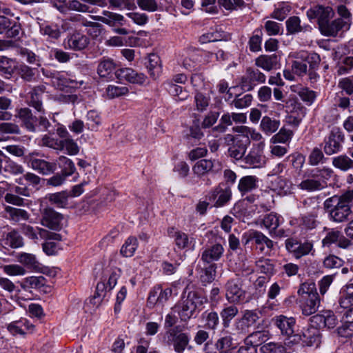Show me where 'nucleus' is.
<instances>
[{"label": "nucleus", "instance_id": "de8ad7c7", "mask_svg": "<svg viewBox=\"0 0 353 353\" xmlns=\"http://www.w3.org/2000/svg\"><path fill=\"white\" fill-rule=\"evenodd\" d=\"M239 310L237 307L234 305H229L224 307L221 313V317L222 319V324L225 328H228L230 326L231 321L238 314Z\"/></svg>", "mask_w": 353, "mask_h": 353}, {"label": "nucleus", "instance_id": "4be33fe9", "mask_svg": "<svg viewBox=\"0 0 353 353\" xmlns=\"http://www.w3.org/2000/svg\"><path fill=\"white\" fill-rule=\"evenodd\" d=\"M16 117L21 121L22 125L30 132L36 131L37 117L33 115L28 108H21L17 110Z\"/></svg>", "mask_w": 353, "mask_h": 353}, {"label": "nucleus", "instance_id": "6ab92c4d", "mask_svg": "<svg viewBox=\"0 0 353 353\" xmlns=\"http://www.w3.org/2000/svg\"><path fill=\"white\" fill-rule=\"evenodd\" d=\"M320 302L319 295L315 290L314 293L307 295V297L303 300H299L302 314L305 316L314 314L320 306Z\"/></svg>", "mask_w": 353, "mask_h": 353}, {"label": "nucleus", "instance_id": "f8f14e48", "mask_svg": "<svg viewBox=\"0 0 353 353\" xmlns=\"http://www.w3.org/2000/svg\"><path fill=\"white\" fill-rule=\"evenodd\" d=\"M41 216V224L43 226L54 230L61 229V222L63 220L61 214L51 208H46L42 211Z\"/></svg>", "mask_w": 353, "mask_h": 353}, {"label": "nucleus", "instance_id": "f03ea898", "mask_svg": "<svg viewBox=\"0 0 353 353\" xmlns=\"http://www.w3.org/2000/svg\"><path fill=\"white\" fill-rule=\"evenodd\" d=\"M333 170L329 168H316L305 172L304 179L297 187L307 192L319 191L327 187V181L332 176Z\"/></svg>", "mask_w": 353, "mask_h": 353}, {"label": "nucleus", "instance_id": "f257e3e1", "mask_svg": "<svg viewBox=\"0 0 353 353\" xmlns=\"http://www.w3.org/2000/svg\"><path fill=\"white\" fill-rule=\"evenodd\" d=\"M353 201V190L342 195H334L327 199L323 203L324 209L331 221L343 223L349 219L352 214L350 203Z\"/></svg>", "mask_w": 353, "mask_h": 353}, {"label": "nucleus", "instance_id": "473e14b6", "mask_svg": "<svg viewBox=\"0 0 353 353\" xmlns=\"http://www.w3.org/2000/svg\"><path fill=\"white\" fill-rule=\"evenodd\" d=\"M279 61V57L275 54L271 55L263 54L256 59L255 64L257 67L266 71H270L276 68Z\"/></svg>", "mask_w": 353, "mask_h": 353}, {"label": "nucleus", "instance_id": "412c9836", "mask_svg": "<svg viewBox=\"0 0 353 353\" xmlns=\"http://www.w3.org/2000/svg\"><path fill=\"white\" fill-rule=\"evenodd\" d=\"M0 245L5 249H16L23 245V239L17 231L12 230L2 234Z\"/></svg>", "mask_w": 353, "mask_h": 353}, {"label": "nucleus", "instance_id": "bf43d9fd", "mask_svg": "<svg viewBox=\"0 0 353 353\" xmlns=\"http://www.w3.org/2000/svg\"><path fill=\"white\" fill-rule=\"evenodd\" d=\"M61 151L65 149L66 152L69 155H76L79 152L77 143L71 138L61 140Z\"/></svg>", "mask_w": 353, "mask_h": 353}, {"label": "nucleus", "instance_id": "a211bd4d", "mask_svg": "<svg viewBox=\"0 0 353 353\" xmlns=\"http://www.w3.org/2000/svg\"><path fill=\"white\" fill-rule=\"evenodd\" d=\"M21 30L19 17L13 21L5 16H0V34L6 32L8 37L14 38L19 36Z\"/></svg>", "mask_w": 353, "mask_h": 353}, {"label": "nucleus", "instance_id": "052dcab7", "mask_svg": "<svg viewBox=\"0 0 353 353\" xmlns=\"http://www.w3.org/2000/svg\"><path fill=\"white\" fill-rule=\"evenodd\" d=\"M255 34L250 38L248 44L252 52H259L261 50L262 32L261 30H256Z\"/></svg>", "mask_w": 353, "mask_h": 353}, {"label": "nucleus", "instance_id": "69168bd1", "mask_svg": "<svg viewBox=\"0 0 353 353\" xmlns=\"http://www.w3.org/2000/svg\"><path fill=\"white\" fill-rule=\"evenodd\" d=\"M252 101V96L250 94H245L241 97V94L237 95L231 102V105L238 109L248 107Z\"/></svg>", "mask_w": 353, "mask_h": 353}, {"label": "nucleus", "instance_id": "dca6fc26", "mask_svg": "<svg viewBox=\"0 0 353 353\" xmlns=\"http://www.w3.org/2000/svg\"><path fill=\"white\" fill-rule=\"evenodd\" d=\"M223 252L224 248L221 243L206 245L201 253V260L204 263H214L221 258Z\"/></svg>", "mask_w": 353, "mask_h": 353}, {"label": "nucleus", "instance_id": "ea45409f", "mask_svg": "<svg viewBox=\"0 0 353 353\" xmlns=\"http://www.w3.org/2000/svg\"><path fill=\"white\" fill-rule=\"evenodd\" d=\"M280 126V121L265 116L262 118L260 128L268 135L274 133Z\"/></svg>", "mask_w": 353, "mask_h": 353}, {"label": "nucleus", "instance_id": "e2e57ef3", "mask_svg": "<svg viewBox=\"0 0 353 353\" xmlns=\"http://www.w3.org/2000/svg\"><path fill=\"white\" fill-rule=\"evenodd\" d=\"M129 90L125 86H116L110 85L106 88V94L110 99L119 97L128 93Z\"/></svg>", "mask_w": 353, "mask_h": 353}, {"label": "nucleus", "instance_id": "c756f323", "mask_svg": "<svg viewBox=\"0 0 353 353\" xmlns=\"http://www.w3.org/2000/svg\"><path fill=\"white\" fill-rule=\"evenodd\" d=\"M275 323L282 334L290 336L294 334L295 326V319L294 318H288L281 315L276 317Z\"/></svg>", "mask_w": 353, "mask_h": 353}, {"label": "nucleus", "instance_id": "ddd939ff", "mask_svg": "<svg viewBox=\"0 0 353 353\" xmlns=\"http://www.w3.org/2000/svg\"><path fill=\"white\" fill-rule=\"evenodd\" d=\"M115 76L120 81L139 85L143 84L147 79L144 74L138 73L130 68H122L115 70Z\"/></svg>", "mask_w": 353, "mask_h": 353}, {"label": "nucleus", "instance_id": "0e129e2a", "mask_svg": "<svg viewBox=\"0 0 353 353\" xmlns=\"http://www.w3.org/2000/svg\"><path fill=\"white\" fill-rule=\"evenodd\" d=\"M261 313L256 310H245L242 316L243 319L246 322L249 327L254 325L260 319Z\"/></svg>", "mask_w": 353, "mask_h": 353}, {"label": "nucleus", "instance_id": "79ce46f5", "mask_svg": "<svg viewBox=\"0 0 353 353\" xmlns=\"http://www.w3.org/2000/svg\"><path fill=\"white\" fill-rule=\"evenodd\" d=\"M116 69V65L111 59L103 58L97 67V73L101 77H108Z\"/></svg>", "mask_w": 353, "mask_h": 353}, {"label": "nucleus", "instance_id": "a878e982", "mask_svg": "<svg viewBox=\"0 0 353 353\" xmlns=\"http://www.w3.org/2000/svg\"><path fill=\"white\" fill-rule=\"evenodd\" d=\"M350 28L339 19H335L327 23L320 31L322 34L326 37H336L340 32H345Z\"/></svg>", "mask_w": 353, "mask_h": 353}, {"label": "nucleus", "instance_id": "13d9d810", "mask_svg": "<svg viewBox=\"0 0 353 353\" xmlns=\"http://www.w3.org/2000/svg\"><path fill=\"white\" fill-rule=\"evenodd\" d=\"M110 7L118 10H133L136 8L134 0H108Z\"/></svg>", "mask_w": 353, "mask_h": 353}, {"label": "nucleus", "instance_id": "c85d7f7f", "mask_svg": "<svg viewBox=\"0 0 353 353\" xmlns=\"http://www.w3.org/2000/svg\"><path fill=\"white\" fill-rule=\"evenodd\" d=\"M88 37L79 32H74L71 34L67 41L68 47L74 50H83L88 46Z\"/></svg>", "mask_w": 353, "mask_h": 353}, {"label": "nucleus", "instance_id": "39448f33", "mask_svg": "<svg viewBox=\"0 0 353 353\" xmlns=\"http://www.w3.org/2000/svg\"><path fill=\"white\" fill-rule=\"evenodd\" d=\"M167 344L172 345L176 353H184L187 349L190 351L193 347L190 345V337L189 334L172 328L165 333Z\"/></svg>", "mask_w": 353, "mask_h": 353}, {"label": "nucleus", "instance_id": "5fc2aeb1", "mask_svg": "<svg viewBox=\"0 0 353 353\" xmlns=\"http://www.w3.org/2000/svg\"><path fill=\"white\" fill-rule=\"evenodd\" d=\"M202 317L205 319L206 328L210 330H216L219 323V318L216 312H205L202 314Z\"/></svg>", "mask_w": 353, "mask_h": 353}, {"label": "nucleus", "instance_id": "8fccbe9b", "mask_svg": "<svg viewBox=\"0 0 353 353\" xmlns=\"http://www.w3.org/2000/svg\"><path fill=\"white\" fill-rule=\"evenodd\" d=\"M40 32L41 34L48 36L52 39H57L61 36V30L56 23H42L40 25Z\"/></svg>", "mask_w": 353, "mask_h": 353}, {"label": "nucleus", "instance_id": "774afa93", "mask_svg": "<svg viewBox=\"0 0 353 353\" xmlns=\"http://www.w3.org/2000/svg\"><path fill=\"white\" fill-rule=\"evenodd\" d=\"M338 86L347 95H352L353 94V75L341 79Z\"/></svg>", "mask_w": 353, "mask_h": 353}, {"label": "nucleus", "instance_id": "72a5a7b5", "mask_svg": "<svg viewBox=\"0 0 353 353\" xmlns=\"http://www.w3.org/2000/svg\"><path fill=\"white\" fill-rule=\"evenodd\" d=\"M17 63L14 59L6 57L0 58V75L10 79L17 69Z\"/></svg>", "mask_w": 353, "mask_h": 353}, {"label": "nucleus", "instance_id": "bb28decb", "mask_svg": "<svg viewBox=\"0 0 353 353\" xmlns=\"http://www.w3.org/2000/svg\"><path fill=\"white\" fill-rule=\"evenodd\" d=\"M214 160L201 159L192 167V171L198 177L201 178L209 173L214 172Z\"/></svg>", "mask_w": 353, "mask_h": 353}, {"label": "nucleus", "instance_id": "3c124183", "mask_svg": "<svg viewBox=\"0 0 353 353\" xmlns=\"http://www.w3.org/2000/svg\"><path fill=\"white\" fill-rule=\"evenodd\" d=\"M138 246V241L136 237L130 236L121 248V254L125 257H130L136 251Z\"/></svg>", "mask_w": 353, "mask_h": 353}, {"label": "nucleus", "instance_id": "393cba45", "mask_svg": "<svg viewBox=\"0 0 353 353\" xmlns=\"http://www.w3.org/2000/svg\"><path fill=\"white\" fill-rule=\"evenodd\" d=\"M237 345L238 343L229 334L220 336L214 343L215 348L219 353H232Z\"/></svg>", "mask_w": 353, "mask_h": 353}, {"label": "nucleus", "instance_id": "6e6552de", "mask_svg": "<svg viewBox=\"0 0 353 353\" xmlns=\"http://www.w3.org/2000/svg\"><path fill=\"white\" fill-rule=\"evenodd\" d=\"M226 299L232 303L245 301V292L241 288V281L238 278L230 279L225 285Z\"/></svg>", "mask_w": 353, "mask_h": 353}, {"label": "nucleus", "instance_id": "e433bc0d", "mask_svg": "<svg viewBox=\"0 0 353 353\" xmlns=\"http://www.w3.org/2000/svg\"><path fill=\"white\" fill-rule=\"evenodd\" d=\"M332 165L343 172L353 170V159L346 154H340L332 159Z\"/></svg>", "mask_w": 353, "mask_h": 353}, {"label": "nucleus", "instance_id": "aec40b11", "mask_svg": "<svg viewBox=\"0 0 353 353\" xmlns=\"http://www.w3.org/2000/svg\"><path fill=\"white\" fill-rule=\"evenodd\" d=\"M90 17L103 23L112 28H116L117 26H123L125 21L123 15L106 10L103 12V16L90 15Z\"/></svg>", "mask_w": 353, "mask_h": 353}, {"label": "nucleus", "instance_id": "2f4dec72", "mask_svg": "<svg viewBox=\"0 0 353 353\" xmlns=\"http://www.w3.org/2000/svg\"><path fill=\"white\" fill-rule=\"evenodd\" d=\"M258 178L256 176L248 175L242 177L238 184V190L243 196L245 194L256 189Z\"/></svg>", "mask_w": 353, "mask_h": 353}, {"label": "nucleus", "instance_id": "1a4fd4ad", "mask_svg": "<svg viewBox=\"0 0 353 353\" xmlns=\"http://www.w3.org/2000/svg\"><path fill=\"white\" fill-rule=\"evenodd\" d=\"M334 15V12L330 6H316L307 11V16L310 21L317 19L320 31L333 18Z\"/></svg>", "mask_w": 353, "mask_h": 353}, {"label": "nucleus", "instance_id": "a18cd8bd", "mask_svg": "<svg viewBox=\"0 0 353 353\" xmlns=\"http://www.w3.org/2000/svg\"><path fill=\"white\" fill-rule=\"evenodd\" d=\"M5 211L9 214V219L14 222L27 221L30 218L29 213L23 209L6 206Z\"/></svg>", "mask_w": 353, "mask_h": 353}, {"label": "nucleus", "instance_id": "f3484780", "mask_svg": "<svg viewBox=\"0 0 353 353\" xmlns=\"http://www.w3.org/2000/svg\"><path fill=\"white\" fill-rule=\"evenodd\" d=\"M26 161L30 167L43 175L53 173L56 170L55 163H50L43 159H37L33 155L28 157Z\"/></svg>", "mask_w": 353, "mask_h": 353}, {"label": "nucleus", "instance_id": "4d7b16f0", "mask_svg": "<svg viewBox=\"0 0 353 353\" xmlns=\"http://www.w3.org/2000/svg\"><path fill=\"white\" fill-rule=\"evenodd\" d=\"M258 270L265 274H272L274 272V264L269 259H261L256 262Z\"/></svg>", "mask_w": 353, "mask_h": 353}, {"label": "nucleus", "instance_id": "680f3d73", "mask_svg": "<svg viewBox=\"0 0 353 353\" xmlns=\"http://www.w3.org/2000/svg\"><path fill=\"white\" fill-rule=\"evenodd\" d=\"M40 145L56 150L61 151V140L45 134L40 141Z\"/></svg>", "mask_w": 353, "mask_h": 353}, {"label": "nucleus", "instance_id": "cd10ccee", "mask_svg": "<svg viewBox=\"0 0 353 353\" xmlns=\"http://www.w3.org/2000/svg\"><path fill=\"white\" fill-rule=\"evenodd\" d=\"M249 241H252L254 242V243L257 245H265V246L268 249H272L274 247V243L273 241L270 239L268 236H266L265 234H263L261 232L258 230H250L248 232V238L246 241V243ZM260 250L263 252L264 250V247L261 246L260 248Z\"/></svg>", "mask_w": 353, "mask_h": 353}, {"label": "nucleus", "instance_id": "6e6d98bb", "mask_svg": "<svg viewBox=\"0 0 353 353\" xmlns=\"http://www.w3.org/2000/svg\"><path fill=\"white\" fill-rule=\"evenodd\" d=\"M285 23L287 31L290 34H294L303 30V28L301 26V20L299 17H290L288 19Z\"/></svg>", "mask_w": 353, "mask_h": 353}, {"label": "nucleus", "instance_id": "58836bf2", "mask_svg": "<svg viewBox=\"0 0 353 353\" xmlns=\"http://www.w3.org/2000/svg\"><path fill=\"white\" fill-rule=\"evenodd\" d=\"M339 303L343 308L353 304V283L347 284L341 290Z\"/></svg>", "mask_w": 353, "mask_h": 353}, {"label": "nucleus", "instance_id": "7c9ffc66", "mask_svg": "<svg viewBox=\"0 0 353 353\" xmlns=\"http://www.w3.org/2000/svg\"><path fill=\"white\" fill-rule=\"evenodd\" d=\"M268 339V332L266 331H256L251 333L244 339V344L245 347L249 348H256L257 346L261 345Z\"/></svg>", "mask_w": 353, "mask_h": 353}, {"label": "nucleus", "instance_id": "0eeeda50", "mask_svg": "<svg viewBox=\"0 0 353 353\" xmlns=\"http://www.w3.org/2000/svg\"><path fill=\"white\" fill-rule=\"evenodd\" d=\"M31 190L26 186L12 185L8 189V192L4 196L6 203L17 206H25L29 204L28 200L24 197H29Z\"/></svg>", "mask_w": 353, "mask_h": 353}, {"label": "nucleus", "instance_id": "9d476101", "mask_svg": "<svg viewBox=\"0 0 353 353\" xmlns=\"http://www.w3.org/2000/svg\"><path fill=\"white\" fill-rule=\"evenodd\" d=\"M231 141L228 148L229 156L236 160H242L250 142L249 137L242 134L232 136Z\"/></svg>", "mask_w": 353, "mask_h": 353}, {"label": "nucleus", "instance_id": "b1692460", "mask_svg": "<svg viewBox=\"0 0 353 353\" xmlns=\"http://www.w3.org/2000/svg\"><path fill=\"white\" fill-rule=\"evenodd\" d=\"M321 335L319 330L314 326L304 330L300 339L304 345L318 347L321 343Z\"/></svg>", "mask_w": 353, "mask_h": 353}, {"label": "nucleus", "instance_id": "423d86ee", "mask_svg": "<svg viewBox=\"0 0 353 353\" xmlns=\"http://www.w3.org/2000/svg\"><path fill=\"white\" fill-rule=\"evenodd\" d=\"M232 196L230 185L220 183L209 192L208 198L212 203V207L219 208L226 205L232 199Z\"/></svg>", "mask_w": 353, "mask_h": 353}, {"label": "nucleus", "instance_id": "20e7f679", "mask_svg": "<svg viewBox=\"0 0 353 353\" xmlns=\"http://www.w3.org/2000/svg\"><path fill=\"white\" fill-rule=\"evenodd\" d=\"M345 134L339 127H333L323 141V152L331 156L340 152L345 143Z\"/></svg>", "mask_w": 353, "mask_h": 353}, {"label": "nucleus", "instance_id": "864d4df0", "mask_svg": "<svg viewBox=\"0 0 353 353\" xmlns=\"http://www.w3.org/2000/svg\"><path fill=\"white\" fill-rule=\"evenodd\" d=\"M101 124V117L96 110H90L86 115V125L92 131H96Z\"/></svg>", "mask_w": 353, "mask_h": 353}, {"label": "nucleus", "instance_id": "2eb2a0df", "mask_svg": "<svg viewBox=\"0 0 353 353\" xmlns=\"http://www.w3.org/2000/svg\"><path fill=\"white\" fill-rule=\"evenodd\" d=\"M264 143L261 141L257 144L256 147L253 148L242 161L245 164L254 168H260L265 162V157L263 154V148Z\"/></svg>", "mask_w": 353, "mask_h": 353}, {"label": "nucleus", "instance_id": "c9c22d12", "mask_svg": "<svg viewBox=\"0 0 353 353\" xmlns=\"http://www.w3.org/2000/svg\"><path fill=\"white\" fill-rule=\"evenodd\" d=\"M200 272V280L202 283H212L216 277L217 265L216 263H205Z\"/></svg>", "mask_w": 353, "mask_h": 353}, {"label": "nucleus", "instance_id": "09e8293b", "mask_svg": "<svg viewBox=\"0 0 353 353\" xmlns=\"http://www.w3.org/2000/svg\"><path fill=\"white\" fill-rule=\"evenodd\" d=\"M281 219L282 218L276 214L270 213L265 216L263 224L269 230L270 234H272L273 231L279 228Z\"/></svg>", "mask_w": 353, "mask_h": 353}, {"label": "nucleus", "instance_id": "c03bdc74", "mask_svg": "<svg viewBox=\"0 0 353 353\" xmlns=\"http://www.w3.org/2000/svg\"><path fill=\"white\" fill-rule=\"evenodd\" d=\"M46 279L43 276H29L24 279L21 283V287L23 290L40 288L45 285Z\"/></svg>", "mask_w": 353, "mask_h": 353}, {"label": "nucleus", "instance_id": "338daca9", "mask_svg": "<svg viewBox=\"0 0 353 353\" xmlns=\"http://www.w3.org/2000/svg\"><path fill=\"white\" fill-rule=\"evenodd\" d=\"M262 353H285V347L280 343H268L260 348Z\"/></svg>", "mask_w": 353, "mask_h": 353}, {"label": "nucleus", "instance_id": "7ed1b4c3", "mask_svg": "<svg viewBox=\"0 0 353 353\" xmlns=\"http://www.w3.org/2000/svg\"><path fill=\"white\" fill-rule=\"evenodd\" d=\"M207 302V299L198 291H190L186 297L182 299L172 310L176 312L182 321L190 319L197 307Z\"/></svg>", "mask_w": 353, "mask_h": 353}, {"label": "nucleus", "instance_id": "4c0bfd02", "mask_svg": "<svg viewBox=\"0 0 353 353\" xmlns=\"http://www.w3.org/2000/svg\"><path fill=\"white\" fill-rule=\"evenodd\" d=\"M55 163L56 165L57 164L61 169L60 173L66 177L72 175L76 170L74 163L72 161L65 156H60L57 159Z\"/></svg>", "mask_w": 353, "mask_h": 353}, {"label": "nucleus", "instance_id": "a19ab883", "mask_svg": "<svg viewBox=\"0 0 353 353\" xmlns=\"http://www.w3.org/2000/svg\"><path fill=\"white\" fill-rule=\"evenodd\" d=\"M18 261L28 268L33 270H39L40 269V263L36 259V256L30 253H20L17 256Z\"/></svg>", "mask_w": 353, "mask_h": 353}, {"label": "nucleus", "instance_id": "603ef678", "mask_svg": "<svg viewBox=\"0 0 353 353\" xmlns=\"http://www.w3.org/2000/svg\"><path fill=\"white\" fill-rule=\"evenodd\" d=\"M69 194L67 192H59L49 194L48 199L52 204L59 208H65L68 205Z\"/></svg>", "mask_w": 353, "mask_h": 353}, {"label": "nucleus", "instance_id": "f704fd0d", "mask_svg": "<svg viewBox=\"0 0 353 353\" xmlns=\"http://www.w3.org/2000/svg\"><path fill=\"white\" fill-rule=\"evenodd\" d=\"M146 68L153 79L159 77L161 72L160 57L156 54H150L145 62Z\"/></svg>", "mask_w": 353, "mask_h": 353}, {"label": "nucleus", "instance_id": "4468645a", "mask_svg": "<svg viewBox=\"0 0 353 353\" xmlns=\"http://www.w3.org/2000/svg\"><path fill=\"white\" fill-rule=\"evenodd\" d=\"M332 244H336L341 248H347L350 245V241L343 234V233L336 229L330 230L325 238L322 240L323 247L329 248Z\"/></svg>", "mask_w": 353, "mask_h": 353}, {"label": "nucleus", "instance_id": "5701e85b", "mask_svg": "<svg viewBox=\"0 0 353 353\" xmlns=\"http://www.w3.org/2000/svg\"><path fill=\"white\" fill-rule=\"evenodd\" d=\"M45 89L46 88L43 85H38L34 87L28 93V104L42 114L45 113L42 103V95L45 92Z\"/></svg>", "mask_w": 353, "mask_h": 353}, {"label": "nucleus", "instance_id": "49530a36", "mask_svg": "<svg viewBox=\"0 0 353 353\" xmlns=\"http://www.w3.org/2000/svg\"><path fill=\"white\" fill-rule=\"evenodd\" d=\"M167 90L170 95L176 97L177 101H184L189 97L188 92L172 81L167 83Z\"/></svg>", "mask_w": 353, "mask_h": 353}, {"label": "nucleus", "instance_id": "37998d69", "mask_svg": "<svg viewBox=\"0 0 353 353\" xmlns=\"http://www.w3.org/2000/svg\"><path fill=\"white\" fill-rule=\"evenodd\" d=\"M17 71L19 76L26 82H32L36 80L37 68L22 63L17 66Z\"/></svg>", "mask_w": 353, "mask_h": 353}, {"label": "nucleus", "instance_id": "9b49d317", "mask_svg": "<svg viewBox=\"0 0 353 353\" xmlns=\"http://www.w3.org/2000/svg\"><path fill=\"white\" fill-rule=\"evenodd\" d=\"M265 75L259 69L248 68L241 80V86L245 91H251L258 83L265 82Z\"/></svg>", "mask_w": 353, "mask_h": 353}]
</instances>
